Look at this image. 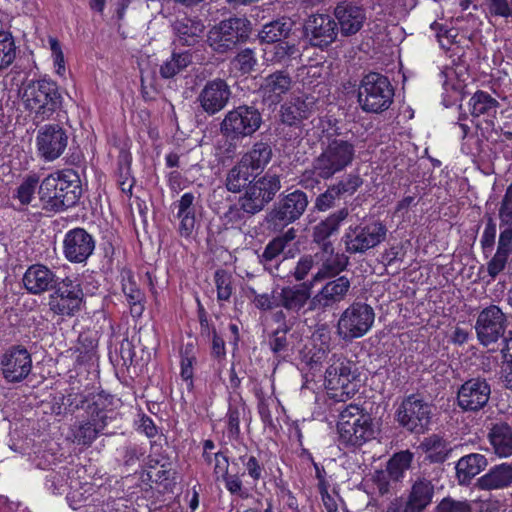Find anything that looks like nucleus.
Segmentation results:
<instances>
[{
    "instance_id": "nucleus-1",
    "label": "nucleus",
    "mask_w": 512,
    "mask_h": 512,
    "mask_svg": "<svg viewBox=\"0 0 512 512\" xmlns=\"http://www.w3.org/2000/svg\"><path fill=\"white\" fill-rule=\"evenodd\" d=\"M355 156L354 143L339 136L327 135L321 141V152L312 161V169L303 172L299 183L308 188V182L314 175L322 180L332 179L351 166Z\"/></svg>"
},
{
    "instance_id": "nucleus-2",
    "label": "nucleus",
    "mask_w": 512,
    "mask_h": 512,
    "mask_svg": "<svg viewBox=\"0 0 512 512\" xmlns=\"http://www.w3.org/2000/svg\"><path fill=\"white\" fill-rule=\"evenodd\" d=\"M82 194L79 175L72 169L46 176L39 185V200L47 212H61L77 204Z\"/></svg>"
},
{
    "instance_id": "nucleus-3",
    "label": "nucleus",
    "mask_w": 512,
    "mask_h": 512,
    "mask_svg": "<svg viewBox=\"0 0 512 512\" xmlns=\"http://www.w3.org/2000/svg\"><path fill=\"white\" fill-rule=\"evenodd\" d=\"M115 398L105 391H99L92 402L86 406V419L75 422L70 428V438L73 443L90 447L97 437L107 427L111 419L109 413L113 411Z\"/></svg>"
},
{
    "instance_id": "nucleus-4",
    "label": "nucleus",
    "mask_w": 512,
    "mask_h": 512,
    "mask_svg": "<svg viewBox=\"0 0 512 512\" xmlns=\"http://www.w3.org/2000/svg\"><path fill=\"white\" fill-rule=\"evenodd\" d=\"M338 441L344 447H359L374 438L375 430L370 414L358 405L349 404L339 414Z\"/></svg>"
},
{
    "instance_id": "nucleus-5",
    "label": "nucleus",
    "mask_w": 512,
    "mask_h": 512,
    "mask_svg": "<svg viewBox=\"0 0 512 512\" xmlns=\"http://www.w3.org/2000/svg\"><path fill=\"white\" fill-rule=\"evenodd\" d=\"M22 100L25 109L34 114L33 122L39 124L49 119L61 106L62 97L54 81L42 79L25 86Z\"/></svg>"
},
{
    "instance_id": "nucleus-6",
    "label": "nucleus",
    "mask_w": 512,
    "mask_h": 512,
    "mask_svg": "<svg viewBox=\"0 0 512 512\" xmlns=\"http://www.w3.org/2000/svg\"><path fill=\"white\" fill-rule=\"evenodd\" d=\"M252 23L246 17L233 16L214 25L207 34L208 46L217 54H227L248 41Z\"/></svg>"
},
{
    "instance_id": "nucleus-7",
    "label": "nucleus",
    "mask_w": 512,
    "mask_h": 512,
    "mask_svg": "<svg viewBox=\"0 0 512 512\" xmlns=\"http://www.w3.org/2000/svg\"><path fill=\"white\" fill-rule=\"evenodd\" d=\"M394 88L389 78L378 72L365 74L358 87V103L368 113H382L393 103Z\"/></svg>"
},
{
    "instance_id": "nucleus-8",
    "label": "nucleus",
    "mask_w": 512,
    "mask_h": 512,
    "mask_svg": "<svg viewBox=\"0 0 512 512\" xmlns=\"http://www.w3.org/2000/svg\"><path fill=\"white\" fill-rule=\"evenodd\" d=\"M335 360L325 372V385L332 398L346 401L358 391V373L355 365L343 357L333 355Z\"/></svg>"
},
{
    "instance_id": "nucleus-9",
    "label": "nucleus",
    "mask_w": 512,
    "mask_h": 512,
    "mask_svg": "<svg viewBox=\"0 0 512 512\" xmlns=\"http://www.w3.org/2000/svg\"><path fill=\"white\" fill-rule=\"evenodd\" d=\"M260 111L252 105H239L229 110L220 123L221 134L230 140L251 137L262 125Z\"/></svg>"
},
{
    "instance_id": "nucleus-10",
    "label": "nucleus",
    "mask_w": 512,
    "mask_h": 512,
    "mask_svg": "<svg viewBox=\"0 0 512 512\" xmlns=\"http://www.w3.org/2000/svg\"><path fill=\"white\" fill-rule=\"evenodd\" d=\"M281 187L280 176L267 171L250 183L239 197L238 203L242 205L248 215H255L264 210L274 200Z\"/></svg>"
},
{
    "instance_id": "nucleus-11",
    "label": "nucleus",
    "mask_w": 512,
    "mask_h": 512,
    "mask_svg": "<svg viewBox=\"0 0 512 512\" xmlns=\"http://www.w3.org/2000/svg\"><path fill=\"white\" fill-rule=\"evenodd\" d=\"M432 418V405L419 394L405 397L395 412L398 424L407 431L423 434L429 429Z\"/></svg>"
},
{
    "instance_id": "nucleus-12",
    "label": "nucleus",
    "mask_w": 512,
    "mask_h": 512,
    "mask_svg": "<svg viewBox=\"0 0 512 512\" xmlns=\"http://www.w3.org/2000/svg\"><path fill=\"white\" fill-rule=\"evenodd\" d=\"M308 204V195L304 191L296 189L279 198L267 213L266 222L274 230H281L299 220L305 213Z\"/></svg>"
},
{
    "instance_id": "nucleus-13",
    "label": "nucleus",
    "mask_w": 512,
    "mask_h": 512,
    "mask_svg": "<svg viewBox=\"0 0 512 512\" xmlns=\"http://www.w3.org/2000/svg\"><path fill=\"white\" fill-rule=\"evenodd\" d=\"M387 235L386 226L378 220L350 225L342 237L346 252L364 254L382 243Z\"/></svg>"
},
{
    "instance_id": "nucleus-14",
    "label": "nucleus",
    "mask_w": 512,
    "mask_h": 512,
    "mask_svg": "<svg viewBox=\"0 0 512 512\" xmlns=\"http://www.w3.org/2000/svg\"><path fill=\"white\" fill-rule=\"evenodd\" d=\"M375 319L373 308L363 302H354L340 315L337 334L344 341H352L364 336L372 327Z\"/></svg>"
},
{
    "instance_id": "nucleus-15",
    "label": "nucleus",
    "mask_w": 512,
    "mask_h": 512,
    "mask_svg": "<svg viewBox=\"0 0 512 512\" xmlns=\"http://www.w3.org/2000/svg\"><path fill=\"white\" fill-rule=\"evenodd\" d=\"M48 297L50 311L59 316L72 317L76 315L84 300L81 284L76 280L65 277L58 281Z\"/></svg>"
},
{
    "instance_id": "nucleus-16",
    "label": "nucleus",
    "mask_w": 512,
    "mask_h": 512,
    "mask_svg": "<svg viewBox=\"0 0 512 512\" xmlns=\"http://www.w3.org/2000/svg\"><path fill=\"white\" fill-rule=\"evenodd\" d=\"M507 315L497 305L482 309L475 322V332L479 343L485 347L497 343L507 332Z\"/></svg>"
},
{
    "instance_id": "nucleus-17",
    "label": "nucleus",
    "mask_w": 512,
    "mask_h": 512,
    "mask_svg": "<svg viewBox=\"0 0 512 512\" xmlns=\"http://www.w3.org/2000/svg\"><path fill=\"white\" fill-rule=\"evenodd\" d=\"M68 134L59 124H46L40 127L36 135L38 156L46 162L58 159L66 150Z\"/></svg>"
},
{
    "instance_id": "nucleus-18",
    "label": "nucleus",
    "mask_w": 512,
    "mask_h": 512,
    "mask_svg": "<svg viewBox=\"0 0 512 512\" xmlns=\"http://www.w3.org/2000/svg\"><path fill=\"white\" fill-rule=\"evenodd\" d=\"M96 241L84 228L77 227L66 232L63 239V255L73 264L86 263L93 254Z\"/></svg>"
},
{
    "instance_id": "nucleus-19",
    "label": "nucleus",
    "mask_w": 512,
    "mask_h": 512,
    "mask_svg": "<svg viewBox=\"0 0 512 512\" xmlns=\"http://www.w3.org/2000/svg\"><path fill=\"white\" fill-rule=\"evenodd\" d=\"M490 395L491 386L485 378H471L458 388L457 404L464 412H478L488 404Z\"/></svg>"
},
{
    "instance_id": "nucleus-20",
    "label": "nucleus",
    "mask_w": 512,
    "mask_h": 512,
    "mask_svg": "<svg viewBox=\"0 0 512 512\" xmlns=\"http://www.w3.org/2000/svg\"><path fill=\"white\" fill-rule=\"evenodd\" d=\"M231 97L228 83L224 79L215 78L205 83L196 101L205 113L214 116L228 105Z\"/></svg>"
},
{
    "instance_id": "nucleus-21",
    "label": "nucleus",
    "mask_w": 512,
    "mask_h": 512,
    "mask_svg": "<svg viewBox=\"0 0 512 512\" xmlns=\"http://www.w3.org/2000/svg\"><path fill=\"white\" fill-rule=\"evenodd\" d=\"M0 365L3 378L8 383H19L31 372V354L23 346H12L2 355Z\"/></svg>"
},
{
    "instance_id": "nucleus-22",
    "label": "nucleus",
    "mask_w": 512,
    "mask_h": 512,
    "mask_svg": "<svg viewBox=\"0 0 512 512\" xmlns=\"http://www.w3.org/2000/svg\"><path fill=\"white\" fill-rule=\"evenodd\" d=\"M313 282H302L294 285L283 286L277 292L278 307L283 308L287 313L292 315H300L306 312V306L309 305L308 310L311 309V300Z\"/></svg>"
},
{
    "instance_id": "nucleus-23",
    "label": "nucleus",
    "mask_w": 512,
    "mask_h": 512,
    "mask_svg": "<svg viewBox=\"0 0 512 512\" xmlns=\"http://www.w3.org/2000/svg\"><path fill=\"white\" fill-rule=\"evenodd\" d=\"M305 32L312 46L324 49L336 40L339 29L331 16L316 14L307 20Z\"/></svg>"
},
{
    "instance_id": "nucleus-24",
    "label": "nucleus",
    "mask_w": 512,
    "mask_h": 512,
    "mask_svg": "<svg viewBox=\"0 0 512 512\" xmlns=\"http://www.w3.org/2000/svg\"><path fill=\"white\" fill-rule=\"evenodd\" d=\"M317 99L310 94L293 95L280 107L281 123L290 127H300L313 112Z\"/></svg>"
},
{
    "instance_id": "nucleus-25",
    "label": "nucleus",
    "mask_w": 512,
    "mask_h": 512,
    "mask_svg": "<svg viewBox=\"0 0 512 512\" xmlns=\"http://www.w3.org/2000/svg\"><path fill=\"white\" fill-rule=\"evenodd\" d=\"M337 26L343 36L355 35L366 21L365 9L351 1H342L334 9Z\"/></svg>"
},
{
    "instance_id": "nucleus-26",
    "label": "nucleus",
    "mask_w": 512,
    "mask_h": 512,
    "mask_svg": "<svg viewBox=\"0 0 512 512\" xmlns=\"http://www.w3.org/2000/svg\"><path fill=\"white\" fill-rule=\"evenodd\" d=\"M350 287L351 282L346 276L328 281L312 298L311 309L326 310L333 307L345 299Z\"/></svg>"
},
{
    "instance_id": "nucleus-27",
    "label": "nucleus",
    "mask_w": 512,
    "mask_h": 512,
    "mask_svg": "<svg viewBox=\"0 0 512 512\" xmlns=\"http://www.w3.org/2000/svg\"><path fill=\"white\" fill-rule=\"evenodd\" d=\"M22 282L24 288L32 295H42L51 291L58 282L54 271L43 264H33L25 271Z\"/></svg>"
},
{
    "instance_id": "nucleus-28",
    "label": "nucleus",
    "mask_w": 512,
    "mask_h": 512,
    "mask_svg": "<svg viewBox=\"0 0 512 512\" xmlns=\"http://www.w3.org/2000/svg\"><path fill=\"white\" fill-rule=\"evenodd\" d=\"M320 261L321 264L311 279L313 284L339 275L346 269L349 259L343 253H334L332 243H327L320 254Z\"/></svg>"
},
{
    "instance_id": "nucleus-29",
    "label": "nucleus",
    "mask_w": 512,
    "mask_h": 512,
    "mask_svg": "<svg viewBox=\"0 0 512 512\" xmlns=\"http://www.w3.org/2000/svg\"><path fill=\"white\" fill-rule=\"evenodd\" d=\"M434 485L425 477H417L412 482L403 512H423L432 502Z\"/></svg>"
},
{
    "instance_id": "nucleus-30",
    "label": "nucleus",
    "mask_w": 512,
    "mask_h": 512,
    "mask_svg": "<svg viewBox=\"0 0 512 512\" xmlns=\"http://www.w3.org/2000/svg\"><path fill=\"white\" fill-rule=\"evenodd\" d=\"M292 78L287 71L279 70L264 78L260 86V92L265 100L272 103H279L283 95L292 88Z\"/></svg>"
},
{
    "instance_id": "nucleus-31",
    "label": "nucleus",
    "mask_w": 512,
    "mask_h": 512,
    "mask_svg": "<svg viewBox=\"0 0 512 512\" xmlns=\"http://www.w3.org/2000/svg\"><path fill=\"white\" fill-rule=\"evenodd\" d=\"M349 214L348 207H342L314 225L312 228L313 242L321 244L322 249H324L325 244L331 243L329 241L330 236L338 232L341 224L348 218Z\"/></svg>"
},
{
    "instance_id": "nucleus-32",
    "label": "nucleus",
    "mask_w": 512,
    "mask_h": 512,
    "mask_svg": "<svg viewBox=\"0 0 512 512\" xmlns=\"http://www.w3.org/2000/svg\"><path fill=\"white\" fill-rule=\"evenodd\" d=\"M194 201V194L187 192L173 204L174 208L177 209L176 217L179 220L178 231L180 235L185 238L192 235L196 226Z\"/></svg>"
},
{
    "instance_id": "nucleus-33",
    "label": "nucleus",
    "mask_w": 512,
    "mask_h": 512,
    "mask_svg": "<svg viewBox=\"0 0 512 512\" xmlns=\"http://www.w3.org/2000/svg\"><path fill=\"white\" fill-rule=\"evenodd\" d=\"M512 484V463H501L491 467L487 473L477 480V486L482 490H499Z\"/></svg>"
},
{
    "instance_id": "nucleus-34",
    "label": "nucleus",
    "mask_w": 512,
    "mask_h": 512,
    "mask_svg": "<svg viewBox=\"0 0 512 512\" xmlns=\"http://www.w3.org/2000/svg\"><path fill=\"white\" fill-rule=\"evenodd\" d=\"M178 42L184 46H194L199 42L205 26L198 18L182 17L172 25Z\"/></svg>"
},
{
    "instance_id": "nucleus-35",
    "label": "nucleus",
    "mask_w": 512,
    "mask_h": 512,
    "mask_svg": "<svg viewBox=\"0 0 512 512\" xmlns=\"http://www.w3.org/2000/svg\"><path fill=\"white\" fill-rule=\"evenodd\" d=\"M273 156L272 147L268 142L258 141L242 155L243 163L251 168L257 175H260L269 164Z\"/></svg>"
},
{
    "instance_id": "nucleus-36",
    "label": "nucleus",
    "mask_w": 512,
    "mask_h": 512,
    "mask_svg": "<svg viewBox=\"0 0 512 512\" xmlns=\"http://www.w3.org/2000/svg\"><path fill=\"white\" fill-rule=\"evenodd\" d=\"M294 22L287 17H281L263 25L258 33L261 43L272 44L286 40L293 29Z\"/></svg>"
},
{
    "instance_id": "nucleus-37",
    "label": "nucleus",
    "mask_w": 512,
    "mask_h": 512,
    "mask_svg": "<svg viewBox=\"0 0 512 512\" xmlns=\"http://www.w3.org/2000/svg\"><path fill=\"white\" fill-rule=\"evenodd\" d=\"M488 440L494 453L500 458L512 456V428L508 424H496L489 433Z\"/></svg>"
},
{
    "instance_id": "nucleus-38",
    "label": "nucleus",
    "mask_w": 512,
    "mask_h": 512,
    "mask_svg": "<svg viewBox=\"0 0 512 512\" xmlns=\"http://www.w3.org/2000/svg\"><path fill=\"white\" fill-rule=\"evenodd\" d=\"M488 465L487 458L479 453L461 457L456 464V475L461 484L470 482Z\"/></svg>"
},
{
    "instance_id": "nucleus-39",
    "label": "nucleus",
    "mask_w": 512,
    "mask_h": 512,
    "mask_svg": "<svg viewBox=\"0 0 512 512\" xmlns=\"http://www.w3.org/2000/svg\"><path fill=\"white\" fill-rule=\"evenodd\" d=\"M257 176L258 175L240 159L238 163L228 171L225 185L228 191L240 193L243 189L246 190Z\"/></svg>"
},
{
    "instance_id": "nucleus-40",
    "label": "nucleus",
    "mask_w": 512,
    "mask_h": 512,
    "mask_svg": "<svg viewBox=\"0 0 512 512\" xmlns=\"http://www.w3.org/2000/svg\"><path fill=\"white\" fill-rule=\"evenodd\" d=\"M469 111L473 117H492L497 114L499 102L489 93L479 90L473 94L469 100Z\"/></svg>"
},
{
    "instance_id": "nucleus-41",
    "label": "nucleus",
    "mask_w": 512,
    "mask_h": 512,
    "mask_svg": "<svg viewBox=\"0 0 512 512\" xmlns=\"http://www.w3.org/2000/svg\"><path fill=\"white\" fill-rule=\"evenodd\" d=\"M291 327L277 328L268 337V345L276 358H286L293 352V335L289 334Z\"/></svg>"
},
{
    "instance_id": "nucleus-42",
    "label": "nucleus",
    "mask_w": 512,
    "mask_h": 512,
    "mask_svg": "<svg viewBox=\"0 0 512 512\" xmlns=\"http://www.w3.org/2000/svg\"><path fill=\"white\" fill-rule=\"evenodd\" d=\"M414 454L409 450H402L392 455L386 464V472L393 482H402L405 472L411 468Z\"/></svg>"
},
{
    "instance_id": "nucleus-43",
    "label": "nucleus",
    "mask_w": 512,
    "mask_h": 512,
    "mask_svg": "<svg viewBox=\"0 0 512 512\" xmlns=\"http://www.w3.org/2000/svg\"><path fill=\"white\" fill-rule=\"evenodd\" d=\"M420 447L426 453V458L432 463L444 462L450 451L447 442L435 434L425 438Z\"/></svg>"
},
{
    "instance_id": "nucleus-44",
    "label": "nucleus",
    "mask_w": 512,
    "mask_h": 512,
    "mask_svg": "<svg viewBox=\"0 0 512 512\" xmlns=\"http://www.w3.org/2000/svg\"><path fill=\"white\" fill-rule=\"evenodd\" d=\"M364 184V179L358 172H350L339 178L330 186L340 200L353 196Z\"/></svg>"
},
{
    "instance_id": "nucleus-45",
    "label": "nucleus",
    "mask_w": 512,
    "mask_h": 512,
    "mask_svg": "<svg viewBox=\"0 0 512 512\" xmlns=\"http://www.w3.org/2000/svg\"><path fill=\"white\" fill-rule=\"evenodd\" d=\"M192 63V55L189 51L173 52L170 59L160 66V75L164 79L173 78Z\"/></svg>"
},
{
    "instance_id": "nucleus-46",
    "label": "nucleus",
    "mask_w": 512,
    "mask_h": 512,
    "mask_svg": "<svg viewBox=\"0 0 512 512\" xmlns=\"http://www.w3.org/2000/svg\"><path fill=\"white\" fill-rule=\"evenodd\" d=\"M122 291L126 297L127 303L130 307V314L133 318H139L145 309L144 293L137 287L136 283L130 278L127 282L122 284Z\"/></svg>"
},
{
    "instance_id": "nucleus-47",
    "label": "nucleus",
    "mask_w": 512,
    "mask_h": 512,
    "mask_svg": "<svg viewBox=\"0 0 512 512\" xmlns=\"http://www.w3.org/2000/svg\"><path fill=\"white\" fill-rule=\"evenodd\" d=\"M16 58V45L9 31L0 29V71L7 69Z\"/></svg>"
},
{
    "instance_id": "nucleus-48",
    "label": "nucleus",
    "mask_w": 512,
    "mask_h": 512,
    "mask_svg": "<svg viewBox=\"0 0 512 512\" xmlns=\"http://www.w3.org/2000/svg\"><path fill=\"white\" fill-rule=\"evenodd\" d=\"M284 249L282 244L275 238L269 241L263 253L259 256L260 262L264 265L266 270L272 272L274 268H278Z\"/></svg>"
},
{
    "instance_id": "nucleus-49",
    "label": "nucleus",
    "mask_w": 512,
    "mask_h": 512,
    "mask_svg": "<svg viewBox=\"0 0 512 512\" xmlns=\"http://www.w3.org/2000/svg\"><path fill=\"white\" fill-rule=\"evenodd\" d=\"M39 177L36 174H30L24 178L17 187L13 197L18 199L22 205H28L34 198L36 189H39Z\"/></svg>"
},
{
    "instance_id": "nucleus-50",
    "label": "nucleus",
    "mask_w": 512,
    "mask_h": 512,
    "mask_svg": "<svg viewBox=\"0 0 512 512\" xmlns=\"http://www.w3.org/2000/svg\"><path fill=\"white\" fill-rule=\"evenodd\" d=\"M214 282L217 289V300L229 301L233 294V277L231 273L224 269L216 270Z\"/></svg>"
},
{
    "instance_id": "nucleus-51",
    "label": "nucleus",
    "mask_w": 512,
    "mask_h": 512,
    "mask_svg": "<svg viewBox=\"0 0 512 512\" xmlns=\"http://www.w3.org/2000/svg\"><path fill=\"white\" fill-rule=\"evenodd\" d=\"M97 393H79V392H70L65 397H63V405L66 410L70 413H75L77 410L85 408L92 402V398L96 396Z\"/></svg>"
},
{
    "instance_id": "nucleus-52",
    "label": "nucleus",
    "mask_w": 512,
    "mask_h": 512,
    "mask_svg": "<svg viewBox=\"0 0 512 512\" xmlns=\"http://www.w3.org/2000/svg\"><path fill=\"white\" fill-rule=\"evenodd\" d=\"M256 64L257 59L255 53L250 48L241 50L232 60V65L243 74L250 73Z\"/></svg>"
},
{
    "instance_id": "nucleus-53",
    "label": "nucleus",
    "mask_w": 512,
    "mask_h": 512,
    "mask_svg": "<svg viewBox=\"0 0 512 512\" xmlns=\"http://www.w3.org/2000/svg\"><path fill=\"white\" fill-rule=\"evenodd\" d=\"M340 201L341 200L337 194L334 192L331 186L328 185L326 190L316 197L314 201V209L319 212H326L336 207Z\"/></svg>"
},
{
    "instance_id": "nucleus-54",
    "label": "nucleus",
    "mask_w": 512,
    "mask_h": 512,
    "mask_svg": "<svg viewBox=\"0 0 512 512\" xmlns=\"http://www.w3.org/2000/svg\"><path fill=\"white\" fill-rule=\"evenodd\" d=\"M501 223L512 228V183L507 187L499 209Z\"/></svg>"
},
{
    "instance_id": "nucleus-55",
    "label": "nucleus",
    "mask_w": 512,
    "mask_h": 512,
    "mask_svg": "<svg viewBox=\"0 0 512 512\" xmlns=\"http://www.w3.org/2000/svg\"><path fill=\"white\" fill-rule=\"evenodd\" d=\"M391 481L390 475L385 470H376L372 475V482L381 496L391 493Z\"/></svg>"
},
{
    "instance_id": "nucleus-56",
    "label": "nucleus",
    "mask_w": 512,
    "mask_h": 512,
    "mask_svg": "<svg viewBox=\"0 0 512 512\" xmlns=\"http://www.w3.org/2000/svg\"><path fill=\"white\" fill-rule=\"evenodd\" d=\"M438 512H472L467 501H457L452 498H444L437 506Z\"/></svg>"
},
{
    "instance_id": "nucleus-57",
    "label": "nucleus",
    "mask_w": 512,
    "mask_h": 512,
    "mask_svg": "<svg viewBox=\"0 0 512 512\" xmlns=\"http://www.w3.org/2000/svg\"><path fill=\"white\" fill-rule=\"evenodd\" d=\"M253 304L259 310L267 311L273 308H277V291H273L272 295L268 293H262L255 295V299H252Z\"/></svg>"
},
{
    "instance_id": "nucleus-58",
    "label": "nucleus",
    "mask_w": 512,
    "mask_h": 512,
    "mask_svg": "<svg viewBox=\"0 0 512 512\" xmlns=\"http://www.w3.org/2000/svg\"><path fill=\"white\" fill-rule=\"evenodd\" d=\"M488 10L492 16L509 18L512 15V9L508 0H487Z\"/></svg>"
},
{
    "instance_id": "nucleus-59",
    "label": "nucleus",
    "mask_w": 512,
    "mask_h": 512,
    "mask_svg": "<svg viewBox=\"0 0 512 512\" xmlns=\"http://www.w3.org/2000/svg\"><path fill=\"white\" fill-rule=\"evenodd\" d=\"M313 264L314 261L311 256L301 257L292 272L295 280L298 282L303 281L313 268Z\"/></svg>"
},
{
    "instance_id": "nucleus-60",
    "label": "nucleus",
    "mask_w": 512,
    "mask_h": 512,
    "mask_svg": "<svg viewBox=\"0 0 512 512\" xmlns=\"http://www.w3.org/2000/svg\"><path fill=\"white\" fill-rule=\"evenodd\" d=\"M245 214L247 213L243 209L242 205H231L223 214V220L227 225H238L244 221Z\"/></svg>"
},
{
    "instance_id": "nucleus-61",
    "label": "nucleus",
    "mask_w": 512,
    "mask_h": 512,
    "mask_svg": "<svg viewBox=\"0 0 512 512\" xmlns=\"http://www.w3.org/2000/svg\"><path fill=\"white\" fill-rule=\"evenodd\" d=\"M49 45L54 64L57 67L56 71L59 75H62L65 72V60L60 43L56 38L51 37L49 38Z\"/></svg>"
},
{
    "instance_id": "nucleus-62",
    "label": "nucleus",
    "mask_w": 512,
    "mask_h": 512,
    "mask_svg": "<svg viewBox=\"0 0 512 512\" xmlns=\"http://www.w3.org/2000/svg\"><path fill=\"white\" fill-rule=\"evenodd\" d=\"M508 257V255L496 252L487 264V272L489 276L495 278L500 272H502L507 264Z\"/></svg>"
},
{
    "instance_id": "nucleus-63",
    "label": "nucleus",
    "mask_w": 512,
    "mask_h": 512,
    "mask_svg": "<svg viewBox=\"0 0 512 512\" xmlns=\"http://www.w3.org/2000/svg\"><path fill=\"white\" fill-rule=\"evenodd\" d=\"M258 397V412L262 421L265 424H272V415L270 411V406L274 403V399L272 397H265L262 393L257 394Z\"/></svg>"
},
{
    "instance_id": "nucleus-64",
    "label": "nucleus",
    "mask_w": 512,
    "mask_h": 512,
    "mask_svg": "<svg viewBox=\"0 0 512 512\" xmlns=\"http://www.w3.org/2000/svg\"><path fill=\"white\" fill-rule=\"evenodd\" d=\"M145 454V450L143 447L132 444L125 448L124 454H123V461L126 466H132L137 461L140 460L141 457H143Z\"/></svg>"
}]
</instances>
